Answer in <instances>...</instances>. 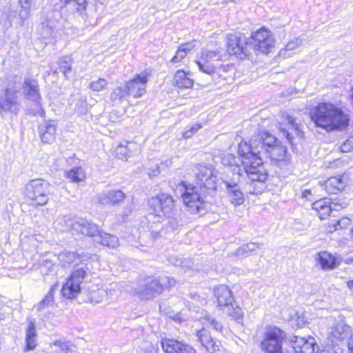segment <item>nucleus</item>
Wrapping results in <instances>:
<instances>
[{"label": "nucleus", "instance_id": "obj_13", "mask_svg": "<svg viewBox=\"0 0 353 353\" xmlns=\"http://www.w3.org/2000/svg\"><path fill=\"white\" fill-rule=\"evenodd\" d=\"M18 88H6L5 94L0 97V111L3 112H11L17 114L20 110V102L18 97Z\"/></svg>", "mask_w": 353, "mask_h": 353}, {"label": "nucleus", "instance_id": "obj_63", "mask_svg": "<svg viewBox=\"0 0 353 353\" xmlns=\"http://www.w3.org/2000/svg\"><path fill=\"white\" fill-rule=\"evenodd\" d=\"M28 10L22 8L19 12V16L21 19H26L28 16Z\"/></svg>", "mask_w": 353, "mask_h": 353}, {"label": "nucleus", "instance_id": "obj_50", "mask_svg": "<svg viewBox=\"0 0 353 353\" xmlns=\"http://www.w3.org/2000/svg\"><path fill=\"white\" fill-rule=\"evenodd\" d=\"M201 125L199 123L194 124L189 127L188 130L184 131L183 137L185 139H189L193 136L196 132H198L199 129H201Z\"/></svg>", "mask_w": 353, "mask_h": 353}, {"label": "nucleus", "instance_id": "obj_6", "mask_svg": "<svg viewBox=\"0 0 353 353\" xmlns=\"http://www.w3.org/2000/svg\"><path fill=\"white\" fill-rule=\"evenodd\" d=\"M285 333L276 326L266 327L260 343L261 350L265 353H283V341Z\"/></svg>", "mask_w": 353, "mask_h": 353}, {"label": "nucleus", "instance_id": "obj_31", "mask_svg": "<svg viewBox=\"0 0 353 353\" xmlns=\"http://www.w3.org/2000/svg\"><path fill=\"white\" fill-rule=\"evenodd\" d=\"M95 242L112 248H114L119 245V239L116 236L102 231L97 234Z\"/></svg>", "mask_w": 353, "mask_h": 353}, {"label": "nucleus", "instance_id": "obj_33", "mask_svg": "<svg viewBox=\"0 0 353 353\" xmlns=\"http://www.w3.org/2000/svg\"><path fill=\"white\" fill-rule=\"evenodd\" d=\"M261 140L262 141H252L248 142V144H253L254 146H258L259 145H263V148L260 149V152L267 147V149H270V147H273L275 144H277V139L274 136L269 133L264 132L261 135Z\"/></svg>", "mask_w": 353, "mask_h": 353}, {"label": "nucleus", "instance_id": "obj_40", "mask_svg": "<svg viewBox=\"0 0 353 353\" xmlns=\"http://www.w3.org/2000/svg\"><path fill=\"white\" fill-rule=\"evenodd\" d=\"M59 2L61 7L72 3L76 10L81 14L85 10L88 5L86 0H59Z\"/></svg>", "mask_w": 353, "mask_h": 353}, {"label": "nucleus", "instance_id": "obj_59", "mask_svg": "<svg viewBox=\"0 0 353 353\" xmlns=\"http://www.w3.org/2000/svg\"><path fill=\"white\" fill-rule=\"evenodd\" d=\"M327 353H343V350L339 345H334L333 347L328 348Z\"/></svg>", "mask_w": 353, "mask_h": 353}, {"label": "nucleus", "instance_id": "obj_44", "mask_svg": "<svg viewBox=\"0 0 353 353\" xmlns=\"http://www.w3.org/2000/svg\"><path fill=\"white\" fill-rule=\"evenodd\" d=\"M132 143H128V145H119L116 148V154L117 157L121 159H127L128 157L130 156V145Z\"/></svg>", "mask_w": 353, "mask_h": 353}, {"label": "nucleus", "instance_id": "obj_4", "mask_svg": "<svg viewBox=\"0 0 353 353\" xmlns=\"http://www.w3.org/2000/svg\"><path fill=\"white\" fill-rule=\"evenodd\" d=\"M57 223L61 225L62 230L71 231L72 234H81L92 238L95 241L101 232L93 223L80 217L65 216L57 219Z\"/></svg>", "mask_w": 353, "mask_h": 353}, {"label": "nucleus", "instance_id": "obj_18", "mask_svg": "<svg viewBox=\"0 0 353 353\" xmlns=\"http://www.w3.org/2000/svg\"><path fill=\"white\" fill-rule=\"evenodd\" d=\"M196 336L197 337V341H199L208 352L214 353L220 350L221 343L219 341L214 339L208 330L205 329L198 330L196 331Z\"/></svg>", "mask_w": 353, "mask_h": 353}, {"label": "nucleus", "instance_id": "obj_8", "mask_svg": "<svg viewBox=\"0 0 353 353\" xmlns=\"http://www.w3.org/2000/svg\"><path fill=\"white\" fill-rule=\"evenodd\" d=\"M227 40V50L230 54L240 59L250 55L252 43H248L247 39L241 34H230Z\"/></svg>", "mask_w": 353, "mask_h": 353}, {"label": "nucleus", "instance_id": "obj_58", "mask_svg": "<svg viewBox=\"0 0 353 353\" xmlns=\"http://www.w3.org/2000/svg\"><path fill=\"white\" fill-rule=\"evenodd\" d=\"M281 132L283 137L286 138L288 141L290 143H292L293 137L291 136V134L290 133L288 130L286 129H281Z\"/></svg>", "mask_w": 353, "mask_h": 353}, {"label": "nucleus", "instance_id": "obj_10", "mask_svg": "<svg viewBox=\"0 0 353 353\" xmlns=\"http://www.w3.org/2000/svg\"><path fill=\"white\" fill-rule=\"evenodd\" d=\"M22 88L25 98L35 103L33 114L44 117L45 111L41 105V95L37 81L31 78H26L23 81Z\"/></svg>", "mask_w": 353, "mask_h": 353}, {"label": "nucleus", "instance_id": "obj_20", "mask_svg": "<svg viewBox=\"0 0 353 353\" xmlns=\"http://www.w3.org/2000/svg\"><path fill=\"white\" fill-rule=\"evenodd\" d=\"M224 184L231 203L236 206L242 205L245 201V198L239 183L233 180H225Z\"/></svg>", "mask_w": 353, "mask_h": 353}, {"label": "nucleus", "instance_id": "obj_30", "mask_svg": "<svg viewBox=\"0 0 353 353\" xmlns=\"http://www.w3.org/2000/svg\"><path fill=\"white\" fill-rule=\"evenodd\" d=\"M173 83L179 88H190L194 84V81L184 70H178L174 74Z\"/></svg>", "mask_w": 353, "mask_h": 353}, {"label": "nucleus", "instance_id": "obj_45", "mask_svg": "<svg viewBox=\"0 0 353 353\" xmlns=\"http://www.w3.org/2000/svg\"><path fill=\"white\" fill-rule=\"evenodd\" d=\"M349 202L345 199H335L331 203L332 210L339 211L348 206Z\"/></svg>", "mask_w": 353, "mask_h": 353}, {"label": "nucleus", "instance_id": "obj_19", "mask_svg": "<svg viewBox=\"0 0 353 353\" xmlns=\"http://www.w3.org/2000/svg\"><path fill=\"white\" fill-rule=\"evenodd\" d=\"M125 198V194L120 190L104 191L97 196L98 202L103 205H117Z\"/></svg>", "mask_w": 353, "mask_h": 353}, {"label": "nucleus", "instance_id": "obj_28", "mask_svg": "<svg viewBox=\"0 0 353 353\" xmlns=\"http://www.w3.org/2000/svg\"><path fill=\"white\" fill-rule=\"evenodd\" d=\"M26 343L25 352L32 350L37 345L36 326L33 321H30L28 323L26 334Z\"/></svg>", "mask_w": 353, "mask_h": 353}, {"label": "nucleus", "instance_id": "obj_62", "mask_svg": "<svg viewBox=\"0 0 353 353\" xmlns=\"http://www.w3.org/2000/svg\"><path fill=\"white\" fill-rule=\"evenodd\" d=\"M21 8L29 9L30 7V0H20Z\"/></svg>", "mask_w": 353, "mask_h": 353}, {"label": "nucleus", "instance_id": "obj_52", "mask_svg": "<svg viewBox=\"0 0 353 353\" xmlns=\"http://www.w3.org/2000/svg\"><path fill=\"white\" fill-rule=\"evenodd\" d=\"M341 150L343 152L353 151V137L346 140L341 146Z\"/></svg>", "mask_w": 353, "mask_h": 353}, {"label": "nucleus", "instance_id": "obj_42", "mask_svg": "<svg viewBox=\"0 0 353 353\" xmlns=\"http://www.w3.org/2000/svg\"><path fill=\"white\" fill-rule=\"evenodd\" d=\"M54 22L53 21H46L41 24V35L43 39H48L52 37L54 33Z\"/></svg>", "mask_w": 353, "mask_h": 353}, {"label": "nucleus", "instance_id": "obj_49", "mask_svg": "<svg viewBox=\"0 0 353 353\" xmlns=\"http://www.w3.org/2000/svg\"><path fill=\"white\" fill-rule=\"evenodd\" d=\"M204 319L207 321V322L211 325L213 328L219 332H221L223 325L220 322L216 320L214 318L210 316L209 314H206L204 317Z\"/></svg>", "mask_w": 353, "mask_h": 353}, {"label": "nucleus", "instance_id": "obj_5", "mask_svg": "<svg viewBox=\"0 0 353 353\" xmlns=\"http://www.w3.org/2000/svg\"><path fill=\"white\" fill-rule=\"evenodd\" d=\"M221 54L219 51H213L203 50L199 60L196 61V64L199 70L214 77H223V73L228 71L230 68L228 65H223L219 63Z\"/></svg>", "mask_w": 353, "mask_h": 353}, {"label": "nucleus", "instance_id": "obj_35", "mask_svg": "<svg viewBox=\"0 0 353 353\" xmlns=\"http://www.w3.org/2000/svg\"><path fill=\"white\" fill-rule=\"evenodd\" d=\"M129 96L126 85L124 86H117L112 90L110 94V99L112 102L120 103Z\"/></svg>", "mask_w": 353, "mask_h": 353}, {"label": "nucleus", "instance_id": "obj_55", "mask_svg": "<svg viewBox=\"0 0 353 353\" xmlns=\"http://www.w3.org/2000/svg\"><path fill=\"white\" fill-rule=\"evenodd\" d=\"M168 224L169 227L171 228L172 230L176 229L179 225V223L176 219L171 217L170 216L168 217Z\"/></svg>", "mask_w": 353, "mask_h": 353}, {"label": "nucleus", "instance_id": "obj_27", "mask_svg": "<svg viewBox=\"0 0 353 353\" xmlns=\"http://www.w3.org/2000/svg\"><path fill=\"white\" fill-rule=\"evenodd\" d=\"M85 257L88 258V256L83 254H76L70 251L61 252L58 256V259L63 266L81 262L84 261Z\"/></svg>", "mask_w": 353, "mask_h": 353}, {"label": "nucleus", "instance_id": "obj_60", "mask_svg": "<svg viewBox=\"0 0 353 353\" xmlns=\"http://www.w3.org/2000/svg\"><path fill=\"white\" fill-rule=\"evenodd\" d=\"M287 120L288 123L292 126V128H294L295 130L298 129L297 125L295 123L294 119L292 117L288 115Z\"/></svg>", "mask_w": 353, "mask_h": 353}, {"label": "nucleus", "instance_id": "obj_38", "mask_svg": "<svg viewBox=\"0 0 353 353\" xmlns=\"http://www.w3.org/2000/svg\"><path fill=\"white\" fill-rule=\"evenodd\" d=\"M261 248V244L258 243L250 242L247 244L243 245L238 248L235 252L236 256L241 258L246 257L250 253L255 251L256 249Z\"/></svg>", "mask_w": 353, "mask_h": 353}, {"label": "nucleus", "instance_id": "obj_23", "mask_svg": "<svg viewBox=\"0 0 353 353\" xmlns=\"http://www.w3.org/2000/svg\"><path fill=\"white\" fill-rule=\"evenodd\" d=\"M317 261L321 268L325 270H333L341 263L335 256L327 251L319 252Z\"/></svg>", "mask_w": 353, "mask_h": 353}, {"label": "nucleus", "instance_id": "obj_16", "mask_svg": "<svg viewBox=\"0 0 353 353\" xmlns=\"http://www.w3.org/2000/svg\"><path fill=\"white\" fill-rule=\"evenodd\" d=\"M162 292L159 279H149L139 288L132 289V293L139 294L142 298L150 299Z\"/></svg>", "mask_w": 353, "mask_h": 353}, {"label": "nucleus", "instance_id": "obj_57", "mask_svg": "<svg viewBox=\"0 0 353 353\" xmlns=\"http://www.w3.org/2000/svg\"><path fill=\"white\" fill-rule=\"evenodd\" d=\"M228 160L226 158L223 159V163L224 165H228L232 166L233 164L236 163L235 157L232 155H230L228 157Z\"/></svg>", "mask_w": 353, "mask_h": 353}, {"label": "nucleus", "instance_id": "obj_46", "mask_svg": "<svg viewBox=\"0 0 353 353\" xmlns=\"http://www.w3.org/2000/svg\"><path fill=\"white\" fill-rule=\"evenodd\" d=\"M159 279L162 288V292L165 289H168L169 288L174 286L176 283V281L173 278L167 276H162Z\"/></svg>", "mask_w": 353, "mask_h": 353}, {"label": "nucleus", "instance_id": "obj_34", "mask_svg": "<svg viewBox=\"0 0 353 353\" xmlns=\"http://www.w3.org/2000/svg\"><path fill=\"white\" fill-rule=\"evenodd\" d=\"M65 177L72 182L78 183L85 179V172L81 167H75L65 172Z\"/></svg>", "mask_w": 353, "mask_h": 353}, {"label": "nucleus", "instance_id": "obj_14", "mask_svg": "<svg viewBox=\"0 0 353 353\" xmlns=\"http://www.w3.org/2000/svg\"><path fill=\"white\" fill-rule=\"evenodd\" d=\"M197 178V185L201 191L203 188L214 190L216 188V176L213 174L211 166L200 164L196 167L195 172Z\"/></svg>", "mask_w": 353, "mask_h": 353}, {"label": "nucleus", "instance_id": "obj_7", "mask_svg": "<svg viewBox=\"0 0 353 353\" xmlns=\"http://www.w3.org/2000/svg\"><path fill=\"white\" fill-rule=\"evenodd\" d=\"M196 186L191 185H187L184 182H181L179 189L181 192L183 201L187 208L192 213L199 212L201 205L203 203L202 194L205 193L203 190Z\"/></svg>", "mask_w": 353, "mask_h": 353}, {"label": "nucleus", "instance_id": "obj_53", "mask_svg": "<svg viewBox=\"0 0 353 353\" xmlns=\"http://www.w3.org/2000/svg\"><path fill=\"white\" fill-rule=\"evenodd\" d=\"M187 55V52L181 46L179 48L175 56L172 59V61L174 63H178L181 61L185 56Z\"/></svg>", "mask_w": 353, "mask_h": 353}, {"label": "nucleus", "instance_id": "obj_25", "mask_svg": "<svg viewBox=\"0 0 353 353\" xmlns=\"http://www.w3.org/2000/svg\"><path fill=\"white\" fill-rule=\"evenodd\" d=\"M350 327L343 323H337L331 329L330 332V339L332 342V346L336 345L334 343V340L341 341L348 337ZM337 345H339L337 344Z\"/></svg>", "mask_w": 353, "mask_h": 353}, {"label": "nucleus", "instance_id": "obj_64", "mask_svg": "<svg viewBox=\"0 0 353 353\" xmlns=\"http://www.w3.org/2000/svg\"><path fill=\"white\" fill-rule=\"evenodd\" d=\"M172 164V159H167L161 163L163 168H169Z\"/></svg>", "mask_w": 353, "mask_h": 353}, {"label": "nucleus", "instance_id": "obj_21", "mask_svg": "<svg viewBox=\"0 0 353 353\" xmlns=\"http://www.w3.org/2000/svg\"><path fill=\"white\" fill-rule=\"evenodd\" d=\"M219 306L228 307L232 305L234 297L230 288L225 285H220L214 289Z\"/></svg>", "mask_w": 353, "mask_h": 353}, {"label": "nucleus", "instance_id": "obj_37", "mask_svg": "<svg viewBox=\"0 0 353 353\" xmlns=\"http://www.w3.org/2000/svg\"><path fill=\"white\" fill-rule=\"evenodd\" d=\"M72 58L67 56L59 59V64L60 70L67 79L74 76L72 70Z\"/></svg>", "mask_w": 353, "mask_h": 353}, {"label": "nucleus", "instance_id": "obj_22", "mask_svg": "<svg viewBox=\"0 0 353 353\" xmlns=\"http://www.w3.org/2000/svg\"><path fill=\"white\" fill-rule=\"evenodd\" d=\"M56 125L52 121H45L39 126V137L42 142L51 143L55 140Z\"/></svg>", "mask_w": 353, "mask_h": 353}, {"label": "nucleus", "instance_id": "obj_3", "mask_svg": "<svg viewBox=\"0 0 353 353\" xmlns=\"http://www.w3.org/2000/svg\"><path fill=\"white\" fill-rule=\"evenodd\" d=\"M23 194L31 205L43 206L50 199L51 185L43 179H32L24 185Z\"/></svg>", "mask_w": 353, "mask_h": 353}, {"label": "nucleus", "instance_id": "obj_29", "mask_svg": "<svg viewBox=\"0 0 353 353\" xmlns=\"http://www.w3.org/2000/svg\"><path fill=\"white\" fill-rule=\"evenodd\" d=\"M184 344L172 339L163 338L161 340V346L164 353H179Z\"/></svg>", "mask_w": 353, "mask_h": 353}, {"label": "nucleus", "instance_id": "obj_26", "mask_svg": "<svg viewBox=\"0 0 353 353\" xmlns=\"http://www.w3.org/2000/svg\"><path fill=\"white\" fill-rule=\"evenodd\" d=\"M312 210L321 219H325L332 211L331 202L325 199L318 200L312 203Z\"/></svg>", "mask_w": 353, "mask_h": 353}, {"label": "nucleus", "instance_id": "obj_1", "mask_svg": "<svg viewBox=\"0 0 353 353\" xmlns=\"http://www.w3.org/2000/svg\"><path fill=\"white\" fill-rule=\"evenodd\" d=\"M262 148L263 145L254 146L253 144H248L247 141L241 142L238 146L241 165H236L233 168V171L236 172L239 176L242 174V170L247 174L250 181L248 192L252 194L261 192L263 183L268 177L260 157V149Z\"/></svg>", "mask_w": 353, "mask_h": 353}, {"label": "nucleus", "instance_id": "obj_54", "mask_svg": "<svg viewBox=\"0 0 353 353\" xmlns=\"http://www.w3.org/2000/svg\"><path fill=\"white\" fill-rule=\"evenodd\" d=\"M147 172L150 178L156 176L160 174V166L156 164L153 168H148Z\"/></svg>", "mask_w": 353, "mask_h": 353}, {"label": "nucleus", "instance_id": "obj_39", "mask_svg": "<svg viewBox=\"0 0 353 353\" xmlns=\"http://www.w3.org/2000/svg\"><path fill=\"white\" fill-rule=\"evenodd\" d=\"M57 285H53L50 287V289L48 294L46 295L44 299L41 301L37 305L36 308L37 310L41 311L45 309L46 307L51 306L54 303V292L56 289Z\"/></svg>", "mask_w": 353, "mask_h": 353}, {"label": "nucleus", "instance_id": "obj_2", "mask_svg": "<svg viewBox=\"0 0 353 353\" xmlns=\"http://www.w3.org/2000/svg\"><path fill=\"white\" fill-rule=\"evenodd\" d=\"M316 126L327 132L343 129L348 125L349 118L343 110L330 103H320L310 111Z\"/></svg>", "mask_w": 353, "mask_h": 353}, {"label": "nucleus", "instance_id": "obj_9", "mask_svg": "<svg viewBox=\"0 0 353 353\" xmlns=\"http://www.w3.org/2000/svg\"><path fill=\"white\" fill-rule=\"evenodd\" d=\"M149 205L154 215L158 216H170L174 214V201L171 195L165 193L159 194L149 200Z\"/></svg>", "mask_w": 353, "mask_h": 353}, {"label": "nucleus", "instance_id": "obj_56", "mask_svg": "<svg viewBox=\"0 0 353 353\" xmlns=\"http://www.w3.org/2000/svg\"><path fill=\"white\" fill-rule=\"evenodd\" d=\"M179 353H196V352L192 347L185 343Z\"/></svg>", "mask_w": 353, "mask_h": 353}, {"label": "nucleus", "instance_id": "obj_12", "mask_svg": "<svg viewBox=\"0 0 353 353\" xmlns=\"http://www.w3.org/2000/svg\"><path fill=\"white\" fill-rule=\"evenodd\" d=\"M85 274L86 272L83 268H78L73 271L62 287L63 296L68 299L76 296L80 292V285L84 280Z\"/></svg>", "mask_w": 353, "mask_h": 353}, {"label": "nucleus", "instance_id": "obj_47", "mask_svg": "<svg viewBox=\"0 0 353 353\" xmlns=\"http://www.w3.org/2000/svg\"><path fill=\"white\" fill-rule=\"evenodd\" d=\"M88 110V103L85 99H79L75 105V110L79 114H83L86 113Z\"/></svg>", "mask_w": 353, "mask_h": 353}, {"label": "nucleus", "instance_id": "obj_36", "mask_svg": "<svg viewBox=\"0 0 353 353\" xmlns=\"http://www.w3.org/2000/svg\"><path fill=\"white\" fill-rule=\"evenodd\" d=\"M270 157L274 161H281L284 159L286 154V147L282 145L275 144L270 149H266Z\"/></svg>", "mask_w": 353, "mask_h": 353}, {"label": "nucleus", "instance_id": "obj_48", "mask_svg": "<svg viewBox=\"0 0 353 353\" xmlns=\"http://www.w3.org/2000/svg\"><path fill=\"white\" fill-rule=\"evenodd\" d=\"M172 263L184 269L190 268L193 265L192 261L189 259H175Z\"/></svg>", "mask_w": 353, "mask_h": 353}, {"label": "nucleus", "instance_id": "obj_61", "mask_svg": "<svg viewBox=\"0 0 353 353\" xmlns=\"http://www.w3.org/2000/svg\"><path fill=\"white\" fill-rule=\"evenodd\" d=\"M182 48L185 50V52H188L192 50L194 48V45L192 43H187L181 45Z\"/></svg>", "mask_w": 353, "mask_h": 353}, {"label": "nucleus", "instance_id": "obj_11", "mask_svg": "<svg viewBox=\"0 0 353 353\" xmlns=\"http://www.w3.org/2000/svg\"><path fill=\"white\" fill-rule=\"evenodd\" d=\"M252 48L255 51L268 54L274 46V39L270 31L262 28L252 34Z\"/></svg>", "mask_w": 353, "mask_h": 353}, {"label": "nucleus", "instance_id": "obj_43", "mask_svg": "<svg viewBox=\"0 0 353 353\" xmlns=\"http://www.w3.org/2000/svg\"><path fill=\"white\" fill-rule=\"evenodd\" d=\"M108 85V81L103 78H99L92 81L89 84V88L94 92H100L103 90Z\"/></svg>", "mask_w": 353, "mask_h": 353}, {"label": "nucleus", "instance_id": "obj_15", "mask_svg": "<svg viewBox=\"0 0 353 353\" xmlns=\"http://www.w3.org/2000/svg\"><path fill=\"white\" fill-rule=\"evenodd\" d=\"M148 81V73L145 71L136 75L127 82L126 86L129 95L134 98L142 97L146 92L145 88Z\"/></svg>", "mask_w": 353, "mask_h": 353}, {"label": "nucleus", "instance_id": "obj_32", "mask_svg": "<svg viewBox=\"0 0 353 353\" xmlns=\"http://www.w3.org/2000/svg\"><path fill=\"white\" fill-rule=\"evenodd\" d=\"M303 43V39L300 37H294L291 39L286 45L283 49H281L279 52L280 56H283L284 57H290L292 54L294 53V50H296L298 48H299Z\"/></svg>", "mask_w": 353, "mask_h": 353}, {"label": "nucleus", "instance_id": "obj_51", "mask_svg": "<svg viewBox=\"0 0 353 353\" xmlns=\"http://www.w3.org/2000/svg\"><path fill=\"white\" fill-rule=\"evenodd\" d=\"M228 314L234 319L239 321L242 319L243 312L239 307H234L232 305L231 308H229L228 310Z\"/></svg>", "mask_w": 353, "mask_h": 353}, {"label": "nucleus", "instance_id": "obj_24", "mask_svg": "<svg viewBox=\"0 0 353 353\" xmlns=\"http://www.w3.org/2000/svg\"><path fill=\"white\" fill-rule=\"evenodd\" d=\"M320 185L329 194H335L345 188V183L341 176H332L323 182H319Z\"/></svg>", "mask_w": 353, "mask_h": 353}, {"label": "nucleus", "instance_id": "obj_41", "mask_svg": "<svg viewBox=\"0 0 353 353\" xmlns=\"http://www.w3.org/2000/svg\"><path fill=\"white\" fill-rule=\"evenodd\" d=\"M53 345L59 347V353H78L69 341L57 340Z\"/></svg>", "mask_w": 353, "mask_h": 353}, {"label": "nucleus", "instance_id": "obj_17", "mask_svg": "<svg viewBox=\"0 0 353 353\" xmlns=\"http://www.w3.org/2000/svg\"><path fill=\"white\" fill-rule=\"evenodd\" d=\"M290 341L295 353H313L316 346L315 339L312 337L305 339L293 336Z\"/></svg>", "mask_w": 353, "mask_h": 353}]
</instances>
